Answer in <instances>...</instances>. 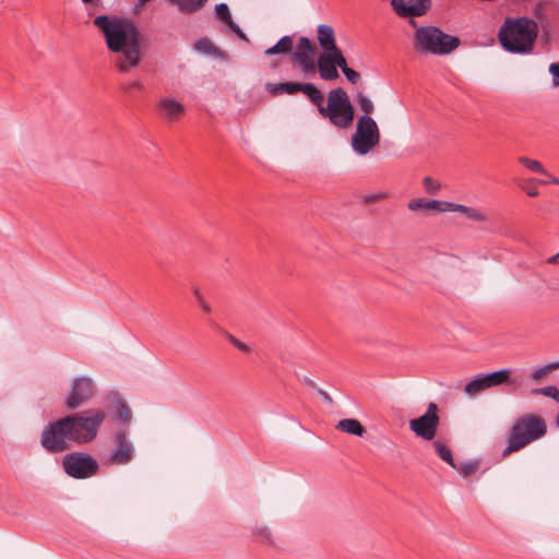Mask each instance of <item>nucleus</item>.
Segmentation results:
<instances>
[{"instance_id": "nucleus-35", "label": "nucleus", "mask_w": 559, "mask_h": 559, "mask_svg": "<svg viewBox=\"0 0 559 559\" xmlns=\"http://www.w3.org/2000/svg\"><path fill=\"white\" fill-rule=\"evenodd\" d=\"M478 462L477 461H469L464 464H462L456 469L460 472V474L464 477H467L472 474H474L478 468Z\"/></svg>"}, {"instance_id": "nucleus-32", "label": "nucleus", "mask_w": 559, "mask_h": 559, "mask_svg": "<svg viewBox=\"0 0 559 559\" xmlns=\"http://www.w3.org/2000/svg\"><path fill=\"white\" fill-rule=\"evenodd\" d=\"M215 14L219 21L228 25L230 21H234L226 3H218L215 5Z\"/></svg>"}, {"instance_id": "nucleus-36", "label": "nucleus", "mask_w": 559, "mask_h": 559, "mask_svg": "<svg viewBox=\"0 0 559 559\" xmlns=\"http://www.w3.org/2000/svg\"><path fill=\"white\" fill-rule=\"evenodd\" d=\"M423 183H424L426 192L429 194L435 195L440 190V183L437 182L431 177H425L423 180Z\"/></svg>"}, {"instance_id": "nucleus-38", "label": "nucleus", "mask_w": 559, "mask_h": 559, "mask_svg": "<svg viewBox=\"0 0 559 559\" xmlns=\"http://www.w3.org/2000/svg\"><path fill=\"white\" fill-rule=\"evenodd\" d=\"M231 33H234L239 39L249 43L248 36L243 33V31L239 27L237 23L234 21H230V23L227 25Z\"/></svg>"}, {"instance_id": "nucleus-26", "label": "nucleus", "mask_w": 559, "mask_h": 559, "mask_svg": "<svg viewBox=\"0 0 559 559\" xmlns=\"http://www.w3.org/2000/svg\"><path fill=\"white\" fill-rule=\"evenodd\" d=\"M451 209L448 212H460L465 214L468 218L475 222H484L486 221V216L474 207H468L462 204H456L451 202Z\"/></svg>"}, {"instance_id": "nucleus-52", "label": "nucleus", "mask_w": 559, "mask_h": 559, "mask_svg": "<svg viewBox=\"0 0 559 559\" xmlns=\"http://www.w3.org/2000/svg\"><path fill=\"white\" fill-rule=\"evenodd\" d=\"M95 0H82L83 3H93Z\"/></svg>"}, {"instance_id": "nucleus-2", "label": "nucleus", "mask_w": 559, "mask_h": 559, "mask_svg": "<svg viewBox=\"0 0 559 559\" xmlns=\"http://www.w3.org/2000/svg\"><path fill=\"white\" fill-rule=\"evenodd\" d=\"M94 25L103 33L107 48L120 53L116 60L120 72L140 63V33L132 21L104 14L94 19Z\"/></svg>"}, {"instance_id": "nucleus-34", "label": "nucleus", "mask_w": 559, "mask_h": 559, "mask_svg": "<svg viewBox=\"0 0 559 559\" xmlns=\"http://www.w3.org/2000/svg\"><path fill=\"white\" fill-rule=\"evenodd\" d=\"M121 90L129 96H133L134 93H141L144 91V85L140 81H133L121 85Z\"/></svg>"}, {"instance_id": "nucleus-20", "label": "nucleus", "mask_w": 559, "mask_h": 559, "mask_svg": "<svg viewBox=\"0 0 559 559\" xmlns=\"http://www.w3.org/2000/svg\"><path fill=\"white\" fill-rule=\"evenodd\" d=\"M557 4H555L550 0L538 1L533 9L534 16L539 21L543 36H548L551 31V23L547 16V12L549 9H555Z\"/></svg>"}, {"instance_id": "nucleus-9", "label": "nucleus", "mask_w": 559, "mask_h": 559, "mask_svg": "<svg viewBox=\"0 0 559 559\" xmlns=\"http://www.w3.org/2000/svg\"><path fill=\"white\" fill-rule=\"evenodd\" d=\"M440 424L439 407L436 403L428 404L425 414L409 420V429L423 440H433Z\"/></svg>"}, {"instance_id": "nucleus-5", "label": "nucleus", "mask_w": 559, "mask_h": 559, "mask_svg": "<svg viewBox=\"0 0 559 559\" xmlns=\"http://www.w3.org/2000/svg\"><path fill=\"white\" fill-rule=\"evenodd\" d=\"M547 433L546 420L535 414H525L513 423L507 433V447L502 457L518 452Z\"/></svg>"}, {"instance_id": "nucleus-12", "label": "nucleus", "mask_w": 559, "mask_h": 559, "mask_svg": "<svg viewBox=\"0 0 559 559\" xmlns=\"http://www.w3.org/2000/svg\"><path fill=\"white\" fill-rule=\"evenodd\" d=\"M316 44L308 37L300 36L295 48H293L290 61L298 64L306 76L313 75L316 73Z\"/></svg>"}, {"instance_id": "nucleus-45", "label": "nucleus", "mask_w": 559, "mask_h": 559, "mask_svg": "<svg viewBox=\"0 0 559 559\" xmlns=\"http://www.w3.org/2000/svg\"><path fill=\"white\" fill-rule=\"evenodd\" d=\"M317 391H318V394H319V395H320V396H321V397H322L326 403H329V404H332V403H333V400H332L331 395H330L326 391H324V390H322V389H319V388L317 389Z\"/></svg>"}, {"instance_id": "nucleus-41", "label": "nucleus", "mask_w": 559, "mask_h": 559, "mask_svg": "<svg viewBox=\"0 0 559 559\" xmlns=\"http://www.w3.org/2000/svg\"><path fill=\"white\" fill-rule=\"evenodd\" d=\"M193 294L200 305V307L202 308V310L205 312V313H210L211 312V307L210 305L203 299V296L200 292L199 288H194L193 290Z\"/></svg>"}, {"instance_id": "nucleus-39", "label": "nucleus", "mask_w": 559, "mask_h": 559, "mask_svg": "<svg viewBox=\"0 0 559 559\" xmlns=\"http://www.w3.org/2000/svg\"><path fill=\"white\" fill-rule=\"evenodd\" d=\"M254 535L258 536V537H261L262 540L265 544H267V545H272L273 544L271 533H270V531L266 527L255 528L254 530Z\"/></svg>"}, {"instance_id": "nucleus-44", "label": "nucleus", "mask_w": 559, "mask_h": 559, "mask_svg": "<svg viewBox=\"0 0 559 559\" xmlns=\"http://www.w3.org/2000/svg\"><path fill=\"white\" fill-rule=\"evenodd\" d=\"M546 176L548 177V180H539L538 182L542 183V185H557V186H559V178L550 175L549 173Z\"/></svg>"}, {"instance_id": "nucleus-24", "label": "nucleus", "mask_w": 559, "mask_h": 559, "mask_svg": "<svg viewBox=\"0 0 559 559\" xmlns=\"http://www.w3.org/2000/svg\"><path fill=\"white\" fill-rule=\"evenodd\" d=\"M336 428L343 432H346L352 436L362 437L366 432L365 427L358 419L355 418H345L337 423Z\"/></svg>"}, {"instance_id": "nucleus-13", "label": "nucleus", "mask_w": 559, "mask_h": 559, "mask_svg": "<svg viewBox=\"0 0 559 559\" xmlns=\"http://www.w3.org/2000/svg\"><path fill=\"white\" fill-rule=\"evenodd\" d=\"M265 91L272 96L277 97L281 95H296L302 93L313 104L314 99L318 98L319 88L310 82H278V83H265Z\"/></svg>"}, {"instance_id": "nucleus-8", "label": "nucleus", "mask_w": 559, "mask_h": 559, "mask_svg": "<svg viewBox=\"0 0 559 559\" xmlns=\"http://www.w3.org/2000/svg\"><path fill=\"white\" fill-rule=\"evenodd\" d=\"M63 472L74 479H87L99 471L97 460L87 452L74 451L67 453L61 462Z\"/></svg>"}, {"instance_id": "nucleus-1", "label": "nucleus", "mask_w": 559, "mask_h": 559, "mask_svg": "<svg viewBox=\"0 0 559 559\" xmlns=\"http://www.w3.org/2000/svg\"><path fill=\"white\" fill-rule=\"evenodd\" d=\"M102 408H87L82 412L67 414L49 421L41 430L39 443L50 454L70 450L72 443L83 445L94 441L106 419Z\"/></svg>"}, {"instance_id": "nucleus-40", "label": "nucleus", "mask_w": 559, "mask_h": 559, "mask_svg": "<svg viewBox=\"0 0 559 559\" xmlns=\"http://www.w3.org/2000/svg\"><path fill=\"white\" fill-rule=\"evenodd\" d=\"M549 73L552 76V87H559V62L550 63Z\"/></svg>"}, {"instance_id": "nucleus-28", "label": "nucleus", "mask_w": 559, "mask_h": 559, "mask_svg": "<svg viewBox=\"0 0 559 559\" xmlns=\"http://www.w3.org/2000/svg\"><path fill=\"white\" fill-rule=\"evenodd\" d=\"M356 102L358 107L364 111L362 116H370L373 112V103L362 92H357Z\"/></svg>"}, {"instance_id": "nucleus-42", "label": "nucleus", "mask_w": 559, "mask_h": 559, "mask_svg": "<svg viewBox=\"0 0 559 559\" xmlns=\"http://www.w3.org/2000/svg\"><path fill=\"white\" fill-rule=\"evenodd\" d=\"M549 368L547 365L534 370L532 373H531V378L533 380H539L542 379L543 377L547 376L549 373Z\"/></svg>"}, {"instance_id": "nucleus-25", "label": "nucleus", "mask_w": 559, "mask_h": 559, "mask_svg": "<svg viewBox=\"0 0 559 559\" xmlns=\"http://www.w3.org/2000/svg\"><path fill=\"white\" fill-rule=\"evenodd\" d=\"M178 5L180 12L191 14L202 9L207 0H168Z\"/></svg>"}, {"instance_id": "nucleus-19", "label": "nucleus", "mask_w": 559, "mask_h": 559, "mask_svg": "<svg viewBox=\"0 0 559 559\" xmlns=\"http://www.w3.org/2000/svg\"><path fill=\"white\" fill-rule=\"evenodd\" d=\"M451 206V202L439 200L413 199L408 202V209L412 211L448 212Z\"/></svg>"}, {"instance_id": "nucleus-10", "label": "nucleus", "mask_w": 559, "mask_h": 559, "mask_svg": "<svg viewBox=\"0 0 559 559\" xmlns=\"http://www.w3.org/2000/svg\"><path fill=\"white\" fill-rule=\"evenodd\" d=\"M94 390L95 383L92 378L87 376L74 378L63 403L64 408L72 412L88 403L94 396Z\"/></svg>"}, {"instance_id": "nucleus-7", "label": "nucleus", "mask_w": 559, "mask_h": 559, "mask_svg": "<svg viewBox=\"0 0 559 559\" xmlns=\"http://www.w3.org/2000/svg\"><path fill=\"white\" fill-rule=\"evenodd\" d=\"M380 142V130L371 116H361L357 120L356 131L350 143L354 152L367 155Z\"/></svg>"}, {"instance_id": "nucleus-14", "label": "nucleus", "mask_w": 559, "mask_h": 559, "mask_svg": "<svg viewBox=\"0 0 559 559\" xmlns=\"http://www.w3.org/2000/svg\"><path fill=\"white\" fill-rule=\"evenodd\" d=\"M394 13L402 19H409L413 27L417 26L415 17L427 14L432 7L431 0H391Z\"/></svg>"}, {"instance_id": "nucleus-53", "label": "nucleus", "mask_w": 559, "mask_h": 559, "mask_svg": "<svg viewBox=\"0 0 559 559\" xmlns=\"http://www.w3.org/2000/svg\"><path fill=\"white\" fill-rule=\"evenodd\" d=\"M4 0H0V3H2Z\"/></svg>"}, {"instance_id": "nucleus-37", "label": "nucleus", "mask_w": 559, "mask_h": 559, "mask_svg": "<svg viewBox=\"0 0 559 559\" xmlns=\"http://www.w3.org/2000/svg\"><path fill=\"white\" fill-rule=\"evenodd\" d=\"M342 72L352 84H356L360 80V73L348 66Z\"/></svg>"}, {"instance_id": "nucleus-46", "label": "nucleus", "mask_w": 559, "mask_h": 559, "mask_svg": "<svg viewBox=\"0 0 559 559\" xmlns=\"http://www.w3.org/2000/svg\"><path fill=\"white\" fill-rule=\"evenodd\" d=\"M523 189L526 191V194H527L528 197L534 198V197H537V195H538V190H537V188H536V187H534V186H533V187H523Z\"/></svg>"}, {"instance_id": "nucleus-27", "label": "nucleus", "mask_w": 559, "mask_h": 559, "mask_svg": "<svg viewBox=\"0 0 559 559\" xmlns=\"http://www.w3.org/2000/svg\"><path fill=\"white\" fill-rule=\"evenodd\" d=\"M432 445L438 454V456L448 463L452 468H457V465L453 459L452 451L449 447L443 444L440 440H435Z\"/></svg>"}, {"instance_id": "nucleus-30", "label": "nucleus", "mask_w": 559, "mask_h": 559, "mask_svg": "<svg viewBox=\"0 0 559 559\" xmlns=\"http://www.w3.org/2000/svg\"><path fill=\"white\" fill-rule=\"evenodd\" d=\"M531 393L533 395H544L550 397L555 402L559 403V389L555 385H547L544 388L533 389Z\"/></svg>"}, {"instance_id": "nucleus-33", "label": "nucleus", "mask_w": 559, "mask_h": 559, "mask_svg": "<svg viewBox=\"0 0 559 559\" xmlns=\"http://www.w3.org/2000/svg\"><path fill=\"white\" fill-rule=\"evenodd\" d=\"M222 335L233 345L235 346L238 350L242 352V353H250L251 352V348L250 346H248L247 344H245L243 342L239 341L237 337H235L233 334H230L228 331L226 330H223L222 331Z\"/></svg>"}, {"instance_id": "nucleus-4", "label": "nucleus", "mask_w": 559, "mask_h": 559, "mask_svg": "<svg viewBox=\"0 0 559 559\" xmlns=\"http://www.w3.org/2000/svg\"><path fill=\"white\" fill-rule=\"evenodd\" d=\"M318 98L313 104L320 116L329 119L330 123L337 129L349 128L355 120V108L348 94L343 87H336L328 94V105L324 106V95L319 90Z\"/></svg>"}, {"instance_id": "nucleus-17", "label": "nucleus", "mask_w": 559, "mask_h": 559, "mask_svg": "<svg viewBox=\"0 0 559 559\" xmlns=\"http://www.w3.org/2000/svg\"><path fill=\"white\" fill-rule=\"evenodd\" d=\"M324 81H335L340 78L338 70L326 51H322L316 61V71Z\"/></svg>"}, {"instance_id": "nucleus-15", "label": "nucleus", "mask_w": 559, "mask_h": 559, "mask_svg": "<svg viewBox=\"0 0 559 559\" xmlns=\"http://www.w3.org/2000/svg\"><path fill=\"white\" fill-rule=\"evenodd\" d=\"M115 448L107 462L112 465L129 464L134 457V447L128 438L126 428H120L112 436Z\"/></svg>"}, {"instance_id": "nucleus-18", "label": "nucleus", "mask_w": 559, "mask_h": 559, "mask_svg": "<svg viewBox=\"0 0 559 559\" xmlns=\"http://www.w3.org/2000/svg\"><path fill=\"white\" fill-rule=\"evenodd\" d=\"M158 114L168 121L176 120L185 112V105L174 98H162L157 104Z\"/></svg>"}, {"instance_id": "nucleus-43", "label": "nucleus", "mask_w": 559, "mask_h": 559, "mask_svg": "<svg viewBox=\"0 0 559 559\" xmlns=\"http://www.w3.org/2000/svg\"><path fill=\"white\" fill-rule=\"evenodd\" d=\"M300 382L305 385H307L308 388L310 389H313V390H317L318 386L316 384V382L313 380H311L309 377L307 376H304L301 378H299Z\"/></svg>"}, {"instance_id": "nucleus-11", "label": "nucleus", "mask_w": 559, "mask_h": 559, "mask_svg": "<svg viewBox=\"0 0 559 559\" xmlns=\"http://www.w3.org/2000/svg\"><path fill=\"white\" fill-rule=\"evenodd\" d=\"M510 369H500L488 373H478L473 380L467 382L464 392L468 395H475L484 390L513 383Z\"/></svg>"}, {"instance_id": "nucleus-51", "label": "nucleus", "mask_w": 559, "mask_h": 559, "mask_svg": "<svg viewBox=\"0 0 559 559\" xmlns=\"http://www.w3.org/2000/svg\"><path fill=\"white\" fill-rule=\"evenodd\" d=\"M555 425L559 428V415L555 419Z\"/></svg>"}, {"instance_id": "nucleus-31", "label": "nucleus", "mask_w": 559, "mask_h": 559, "mask_svg": "<svg viewBox=\"0 0 559 559\" xmlns=\"http://www.w3.org/2000/svg\"><path fill=\"white\" fill-rule=\"evenodd\" d=\"M326 52L331 57L337 69L340 68L341 70H343L348 66L343 51L338 47L332 48Z\"/></svg>"}, {"instance_id": "nucleus-3", "label": "nucleus", "mask_w": 559, "mask_h": 559, "mask_svg": "<svg viewBox=\"0 0 559 559\" xmlns=\"http://www.w3.org/2000/svg\"><path fill=\"white\" fill-rule=\"evenodd\" d=\"M538 23L527 16H507L501 24L497 40L501 48L512 55H530L538 37Z\"/></svg>"}, {"instance_id": "nucleus-50", "label": "nucleus", "mask_w": 559, "mask_h": 559, "mask_svg": "<svg viewBox=\"0 0 559 559\" xmlns=\"http://www.w3.org/2000/svg\"><path fill=\"white\" fill-rule=\"evenodd\" d=\"M277 67H278V63H276V62H272V63L270 64V68H271L272 70L276 69Z\"/></svg>"}, {"instance_id": "nucleus-16", "label": "nucleus", "mask_w": 559, "mask_h": 559, "mask_svg": "<svg viewBox=\"0 0 559 559\" xmlns=\"http://www.w3.org/2000/svg\"><path fill=\"white\" fill-rule=\"evenodd\" d=\"M107 408L112 417V419L122 425L123 428L127 427L132 421V411L128 405L127 401L122 397L119 392H109L106 396Z\"/></svg>"}, {"instance_id": "nucleus-6", "label": "nucleus", "mask_w": 559, "mask_h": 559, "mask_svg": "<svg viewBox=\"0 0 559 559\" xmlns=\"http://www.w3.org/2000/svg\"><path fill=\"white\" fill-rule=\"evenodd\" d=\"M414 46L423 52L445 56L453 52L461 44L457 36L444 33L435 25H421L415 27Z\"/></svg>"}, {"instance_id": "nucleus-48", "label": "nucleus", "mask_w": 559, "mask_h": 559, "mask_svg": "<svg viewBox=\"0 0 559 559\" xmlns=\"http://www.w3.org/2000/svg\"><path fill=\"white\" fill-rule=\"evenodd\" d=\"M548 262L554 263V264L559 263V252L557 254L552 255L551 258H549Z\"/></svg>"}, {"instance_id": "nucleus-47", "label": "nucleus", "mask_w": 559, "mask_h": 559, "mask_svg": "<svg viewBox=\"0 0 559 559\" xmlns=\"http://www.w3.org/2000/svg\"><path fill=\"white\" fill-rule=\"evenodd\" d=\"M548 368H549V371H554L556 369H559V361H554V362H550V364H547Z\"/></svg>"}, {"instance_id": "nucleus-23", "label": "nucleus", "mask_w": 559, "mask_h": 559, "mask_svg": "<svg viewBox=\"0 0 559 559\" xmlns=\"http://www.w3.org/2000/svg\"><path fill=\"white\" fill-rule=\"evenodd\" d=\"M294 38L290 35L281 37L275 45L264 50L265 56L289 55L292 57Z\"/></svg>"}, {"instance_id": "nucleus-49", "label": "nucleus", "mask_w": 559, "mask_h": 559, "mask_svg": "<svg viewBox=\"0 0 559 559\" xmlns=\"http://www.w3.org/2000/svg\"><path fill=\"white\" fill-rule=\"evenodd\" d=\"M378 199L377 195H368L366 197V203H371Z\"/></svg>"}, {"instance_id": "nucleus-21", "label": "nucleus", "mask_w": 559, "mask_h": 559, "mask_svg": "<svg viewBox=\"0 0 559 559\" xmlns=\"http://www.w3.org/2000/svg\"><path fill=\"white\" fill-rule=\"evenodd\" d=\"M317 39L322 51H328L332 48L337 47L334 29L330 25H318Z\"/></svg>"}, {"instance_id": "nucleus-29", "label": "nucleus", "mask_w": 559, "mask_h": 559, "mask_svg": "<svg viewBox=\"0 0 559 559\" xmlns=\"http://www.w3.org/2000/svg\"><path fill=\"white\" fill-rule=\"evenodd\" d=\"M519 163L521 165H523L524 167H526L527 169L534 171V173H539V174H543V175H548V171L544 168V166L536 159H531L526 156H521L519 157Z\"/></svg>"}, {"instance_id": "nucleus-22", "label": "nucleus", "mask_w": 559, "mask_h": 559, "mask_svg": "<svg viewBox=\"0 0 559 559\" xmlns=\"http://www.w3.org/2000/svg\"><path fill=\"white\" fill-rule=\"evenodd\" d=\"M193 48L198 51L214 56L224 61H228L230 59L228 52L216 47L207 37L198 39L193 44Z\"/></svg>"}]
</instances>
